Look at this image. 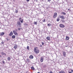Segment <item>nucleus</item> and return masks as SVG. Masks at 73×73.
Masks as SVG:
<instances>
[{
  "mask_svg": "<svg viewBox=\"0 0 73 73\" xmlns=\"http://www.w3.org/2000/svg\"><path fill=\"white\" fill-rule=\"evenodd\" d=\"M34 51L37 54V53H39V51L38 49H36V48L35 47L34 50Z\"/></svg>",
  "mask_w": 73,
  "mask_h": 73,
  "instance_id": "obj_1",
  "label": "nucleus"
},
{
  "mask_svg": "<svg viewBox=\"0 0 73 73\" xmlns=\"http://www.w3.org/2000/svg\"><path fill=\"white\" fill-rule=\"evenodd\" d=\"M13 33L15 35V36H18V34L17 33L16 31H13Z\"/></svg>",
  "mask_w": 73,
  "mask_h": 73,
  "instance_id": "obj_2",
  "label": "nucleus"
},
{
  "mask_svg": "<svg viewBox=\"0 0 73 73\" xmlns=\"http://www.w3.org/2000/svg\"><path fill=\"white\" fill-rule=\"evenodd\" d=\"M59 26L61 28H64L65 27V26L62 24H60L59 25Z\"/></svg>",
  "mask_w": 73,
  "mask_h": 73,
  "instance_id": "obj_3",
  "label": "nucleus"
},
{
  "mask_svg": "<svg viewBox=\"0 0 73 73\" xmlns=\"http://www.w3.org/2000/svg\"><path fill=\"white\" fill-rule=\"evenodd\" d=\"M19 21H20L21 22V23H23V20L22 19H21V18H19Z\"/></svg>",
  "mask_w": 73,
  "mask_h": 73,
  "instance_id": "obj_4",
  "label": "nucleus"
},
{
  "mask_svg": "<svg viewBox=\"0 0 73 73\" xmlns=\"http://www.w3.org/2000/svg\"><path fill=\"white\" fill-rule=\"evenodd\" d=\"M17 24L20 27H21V23H20V21H18L17 22Z\"/></svg>",
  "mask_w": 73,
  "mask_h": 73,
  "instance_id": "obj_5",
  "label": "nucleus"
},
{
  "mask_svg": "<svg viewBox=\"0 0 73 73\" xmlns=\"http://www.w3.org/2000/svg\"><path fill=\"white\" fill-rule=\"evenodd\" d=\"M46 39H47V40H48L49 41L50 40V38L49 36H47L46 37Z\"/></svg>",
  "mask_w": 73,
  "mask_h": 73,
  "instance_id": "obj_6",
  "label": "nucleus"
},
{
  "mask_svg": "<svg viewBox=\"0 0 73 73\" xmlns=\"http://www.w3.org/2000/svg\"><path fill=\"white\" fill-rule=\"evenodd\" d=\"M13 35V32H12V31H11L10 32V34H9V36H12Z\"/></svg>",
  "mask_w": 73,
  "mask_h": 73,
  "instance_id": "obj_7",
  "label": "nucleus"
},
{
  "mask_svg": "<svg viewBox=\"0 0 73 73\" xmlns=\"http://www.w3.org/2000/svg\"><path fill=\"white\" fill-rule=\"evenodd\" d=\"M17 44H15L14 47V48L15 49H17Z\"/></svg>",
  "mask_w": 73,
  "mask_h": 73,
  "instance_id": "obj_8",
  "label": "nucleus"
},
{
  "mask_svg": "<svg viewBox=\"0 0 73 73\" xmlns=\"http://www.w3.org/2000/svg\"><path fill=\"white\" fill-rule=\"evenodd\" d=\"M41 59H40V61L41 62H43V61H44V57H42L41 58Z\"/></svg>",
  "mask_w": 73,
  "mask_h": 73,
  "instance_id": "obj_9",
  "label": "nucleus"
},
{
  "mask_svg": "<svg viewBox=\"0 0 73 73\" xmlns=\"http://www.w3.org/2000/svg\"><path fill=\"white\" fill-rule=\"evenodd\" d=\"M5 34V33L4 32L1 33H0V36H3Z\"/></svg>",
  "mask_w": 73,
  "mask_h": 73,
  "instance_id": "obj_10",
  "label": "nucleus"
},
{
  "mask_svg": "<svg viewBox=\"0 0 73 73\" xmlns=\"http://www.w3.org/2000/svg\"><path fill=\"white\" fill-rule=\"evenodd\" d=\"M63 54L64 57H65V56H66V52H63Z\"/></svg>",
  "mask_w": 73,
  "mask_h": 73,
  "instance_id": "obj_11",
  "label": "nucleus"
},
{
  "mask_svg": "<svg viewBox=\"0 0 73 73\" xmlns=\"http://www.w3.org/2000/svg\"><path fill=\"white\" fill-rule=\"evenodd\" d=\"M69 39V37L68 36H66V40H68Z\"/></svg>",
  "mask_w": 73,
  "mask_h": 73,
  "instance_id": "obj_12",
  "label": "nucleus"
},
{
  "mask_svg": "<svg viewBox=\"0 0 73 73\" xmlns=\"http://www.w3.org/2000/svg\"><path fill=\"white\" fill-rule=\"evenodd\" d=\"M61 18L63 20H64L65 19V18H64V15H62L61 16Z\"/></svg>",
  "mask_w": 73,
  "mask_h": 73,
  "instance_id": "obj_13",
  "label": "nucleus"
},
{
  "mask_svg": "<svg viewBox=\"0 0 73 73\" xmlns=\"http://www.w3.org/2000/svg\"><path fill=\"white\" fill-rule=\"evenodd\" d=\"M29 58H30L33 59V56L32 55H31L30 56Z\"/></svg>",
  "mask_w": 73,
  "mask_h": 73,
  "instance_id": "obj_14",
  "label": "nucleus"
},
{
  "mask_svg": "<svg viewBox=\"0 0 73 73\" xmlns=\"http://www.w3.org/2000/svg\"><path fill=\"white\" fill-rule=\"evenodd\" d=\"M1 54L2 55H4V54L5 56H6V54H5V53H4V52H1Z\"/></svg>",
  "mask_w": 73,
  "mask_h": 73,
  "instance_id": "obj_15",
  "label": "nucleus"
},
{
  "mask_svg": "<svg viewBox=\"0 0 73 73\" xmlns=\"http://www.w3.org/2000/svg\"><path fill=\"white\" fill-rule=\"evenodd\" d=\"M30 61V60H29V59L28 58H27V61H26L27 62H29Z\"/></svg>",
  "mask_w": 73,
  "mask_h": 73,
  "instance_id": "obj_16",
  "label": "nucleus"
},
{
  "mask_svg": "<svg viewBox=\"0 0 73 73\" xmlns=\"http://www.w3.org/2000/svg\"><path fill=\"white\" fill-rule=\"evenodd\" d=\"M59 73H65V72L64 71L62 70L59 72Z\"/></svg>",
  "mask_w": 73,
  "mask_h": 73,
  "instance_id": "obj_17",
  "label": "nucleus"
},
{
  "mask_svg": "<svg viewBox=\"0 0 73 73\" xmlns=\"http://www.w3.org/2000/svg\"><path fill=\"white\" fill-rule=\"evenodd\" d=\"M6 60L4 59V60H3L2 61V62L3 64H5V61H6Z\"/></svg>",
  "mask_w": 73,
  "mask_h": 73,
  "instance_id": "obj_18",
  "label": "nucleus"
},
{
  "mask_svg": "<svg viewBox=\"0 0 73 73\" xmlns=\"http://www.w3.org/2000/svg\"><path fill=\"white\" fill-rule=\"evenodd\" d=\"M15 37H16V36H15V35H13L12 36V38H15Z\"/></svg>",
  "mask_w": 73,
  "mask_h": 73,
  "instance_id": "obj_19",
  "label": "nucleus"
},
{
  "mask_svg": "<svg viewBox=\"0 0 73 73\" xmlns=\"http://www.w3.org/2000/svg\"><path fill=\"white\" fill-rule=\"evenodd\" d=\"M31 69H32L33 70H35V68L33 67H31Z\"/></svg>",
  "mask_w": 73,
  "mask_h": 73,
  "instance_id": "obj_20",
  "label": "nucleus"
},
{
  "mask_svg": "<svg viewBox=\"0 0 73 73\" xmlns=\"http://www.w3.org/2000/svg\"><path fill=\"white\" fill-rule=\"evenodd\" d=\"M62 13L63 15H66V13H64V12H62Z\"/></svg>",
  "mask_w": 73,
  "mask_h": 73,
  "instance_id": "obj_21",
  "label": "nucleus"
},
{
  "mask_svg": "<svg viewBox=\"0 0 73 73\" xmlns=\"http://www.w3.org/2000/svg\"><path fill=\"white\" fill-rule=\"evenodd\" d=\"M60 19L59 18H58L56 20L57 21H60Z\"/></svg>",
  "mask_w": 73,
  "mask_h": 73,
  "instance_id": "obj_22",
  "label": "nucleus"
},
{
  "mask_svg": "<svg viewBox=\"0 0 73 73\" xmlns=\"http://www.w3.org/2000/svg\"><path fill=\"white\" fill-rule=\"evenodd\" d=\"M54 15L57 16V13H55Z\"/></svg>",
  "mask_w": 73,
  "mask_h": 73,
  "instance_id": "obj_23",
  "label": "nucleus"
},
{
  "mask_svg": "<svg viewBox=\"0 0 73 73\" xmlns=\"http://www.w3.org/2000/svg\"><path fill=\"white\" fill-rule=\"evenodd\" d=\"M6 39L7 41H9V38H6Z\"/></svg>",
  "mask_w": 73,
  "mask_h": 73,
  "instance_id": "obj_24",
  "label": "nucleus"
},
{
  "mask_svg": "<svg viewBox=\"0 0 73 73\" xmlns=\"http://www.w3.org/2000/svg\"><path fill=\"white\" fill-rule=\"evenodd\" d=\"M7 60H11V57H8L7 58Z\"/></svg>",
  "mask_w": 73,
  "mask_h": 73,
  "instance_id": "obj_25",
  "label": "nucleus"
},
{
  "mask_svg": "<svg viewBox=\"0 0 73 73\" xmlns=\"http://www.w3.org/2000/svg\"><path fill=\"white\" fill-rule=\"evenodd\" d=\"M27 49L28 50H29V46L27 47Z\"/></svg>",
  "mask_w": 73,
  "mask_h": 73,
  "instance_id": "obj_26",
  "label": "nucleus"
},
{
  "mask_svg": "<svg viewBox=\"0 0 73 73\" xmlns=\"http://www.w3.org/2000/svg\"><path fill=\"white\" fill-rule=\"evenodd\" d=\"M13 31H15V32H17V31H18V30H17V29H15V30Z\"/></svg>",
  "mask_w": 73,
  "mask_h": 73,
  "instance_id": "obj_27",
  "label": "nucleus"
},
{
  "mask_svg": "<svg viewBox=\"0 0 73 73\" xmlns=\"http://www.w3.org/2000/svg\"><path fill=\"white\" fill-rule=\"evenodd\" d=\"M24 25L26 26H28V24H27L26 23H25Z\"/></svg>",
  "mask_w": 73,
  "mask_h": 73,
  "instance_id": "obj_28",
  "label": "nucleus"
},
{
  "mask_svg": "<svg viewBox=\"0 0 73 73\" xmlns=\"http://www.w3.org/2000/svg\"><path fill=\"white\" fill-rule=\"evenodd\" d=\"M61 21H62V23H65V20H62Z\"/></svg>",
  "mask_w": 73,
  "mask_h": 73,
  "instance_id": "obj_29",
  "label": "nucleus"
},
{
  "mask_svg": "<svg viewBox=\"0 0 73 73\" xmlns=\"http://www.w3.org/2000/svg\"><path fill=\"white\" fill-rule=\"evenodd\" d=\"M15 12L16 13H17L18 12V11H17V10H16V11H15Z\"/></svg>",
  "mask_w": 73,
  "mask_h": 73,
  "instance_id": "obj_30",
  "label": "nucleus"
},
{
  "mask_svg": "<svg viewBox=\"0 0 73 73\" xmlns=\"http://www.w3.org/2000/svg\"><path fill=\"white\" fill-rule=\"evenodd\" d=\"M56 17H57V16H56V15H54V16H53V18H55Z\"/></svg>",
  "mask_w": 73,
  "mask_h": 73,
  "instance_id": "obj_31",
  "label": "nucleus"
},
{
  "mask_svg": "<svg viewBox=\"0 0 73 73\" xmlns=\"http://www.w3.org/2000/svg\"><path fill=\"white\" fill-rule=\"evenodd\" d=\"M34 24H35V25H37V22H34Z\"/></svg>",
  "mask_w": 73,
  "mask_h": 73,
  "instance_id": "obj_32",
  "label": "nucleus"
},
{
  "mask_svg": "<svg viewBox=\"0 0 73 73\" xmlns=\"http://www.w3.org/2000/svg\"><path fill=\"white\" fill-rule=\"evenodd\" d=\"M48 27H50V25H51L49 23L48 24Z\"/></svg>",
  "mask_w": 73,
  "mask_h": 73,
  "instance_id": "obj_33",
  "label": "nucleus"
},
{
  "mask_svg": "<svg viewBox=\"0 0 73 73\" xmlns=\"http://www.w3.org/2000/svg\"><path fill=\"white\" fill-rule=\"evenodd\" d=\"M45 21H46V19H44L43 21V22H45Z\"/></svg>",
  "mask_w": 73,
  "mask_h": 73,
  "instance_id": "obj_34",
  "label": "nucleus"
},
{
  "mask_svg": "<svg viewBox=\"0 0 73 73\" xmlns=\"http://www.w3.org/2000/svg\"><path fill=\"white\" fill-rule=\"evenodd\" d=\"M20 29H21V28H18V31H20Z\"/></svg>",
  "mask_w": 73,
  "mask_h": 73,
  "instance_id": "obj_35",
  "label": "nucleus"
},
{
  "mask_svg": "<svg viewBox=\"0 0 73 73\" xmlns=\"http://www.w3.org/2000/svg\"><path fill=\"white\" fill-rule=\"evenodd\" d=\"M42 45H44V43L43 42H42Z\"/></svg>",
  "mask_w": 73,
  "mask_h": 73,
  "instance_id": "obj_36",
  "label": "nucleus"
},
{
  "mask_svg": "<svg viewBox=\"0 0 73 73\" xmlns=\"http://www.w3.org/2000/svg\"><path fill=\"white\" fill-rule=\"evenodd\" d=\"M4 42L3 41H2V42H1V43L2 44H4Z\"/></svg>",
  "mask_w": 73,
  "mask_h": 73,
  "instance_id": "obj_37",
  "label": "nucleus"
},
{
  "mask_svg": "<svg viewBox=\"0 0 73 73\" xmlns=\"http://www.w3.org/2000/svg\"><path fill=\"white\" fill-rule=\"evenodd\" d=\"M27 1L29 2V0H27Z\"/></svg>",
  "mask_w": 73,
  "mask_h": 73,
  "instance_id": "obj_38",
  "label": "nucleus"
},
{
  "mask_svg": "<svg viewBox=\"0 0 73 73\" xmlns=\"http://www.w3.org/2000/svg\"><path fill=\"white\" fill-rule=\"evenodd\" d=\"M61 15H59V17L60 18H61Z\"/></svg>",
  "mask_w": 73,
  "mask_h": 73,
  "instance_id": "obj_39",
  "label": "nucleus"
},
{
  "mask_svg": "<svg viewBox=\"0 0 73 73\" xmlns=\"http://www.w3.org/2000/svg\"><path fill=\"white\" fill-rule=\"evenodd\" d=\"M71 72H73V70H71Z\"/></svg>",
  "mask_w": 73,
  "mask_h": 73,
  "instance_id": "obj_40",
  "label": "nucleus"
},
{
  "mask_svg": "<svg viewBox=\"0 0 73 73\" xmlns=\"http://www.w3.org/2000/svg\"><path fill=\"white\" fill-rule=\"evenodd\" d=\"M48 1H50L51 0H48Z\"/></svg>",
  "mask_w": 73,
  "mask_h": 73,
  "instance_id": "obj_41",
  "label": "nucleus"
},
{
  "mask_svg": "<svg viewBox=\"0 0 73 73\" xmlns=\"http://www.w3.org/2000/svg\"><path fill=\"white\" fill-rule=\"evenodd\" d=\"M40 47H42V45H40Z\"/></svg>",
  "mask_w": 73,
  "mask_h": 73,
  "instance_id": "obj_42",
  "label": "nucleus"
},
{
  "mask_svg": "<svg viewBox=\"0 0 73 73\" xmlns=\"http://www.w3.org/2000/svg\"><path fill=\"white\" fill-rule=\"evenodd\" d=\"M50 73H53V72H52V71H51V72H50Z\"/></svg>",
  "mask_w": 73,
  "mask_h": 73,
  "instance_id": "obj_43",
  "label": "nucleus"
},
{
  "mask_svg": "<svg viewBox=\"0 0 73 73\" xmlns=\"http://www.w3.org/2000/svg\"><path fill=\"white\" fill-rule=\"evenodd\" d=\"M69 73H72L71 72H69Z\"/></svg>",
  "mask_w": 73,
  "mask_h": 73,
  "instance_id": "obj_44",
  "label": "nucleus"
},
{
  "mask_svg": "<svg viewBox=\"0 0 73 73\" xmlns=\"http://www.w3.org/2000/svg\"><path fill=\"white\" fill-rule=\"evenodd\" d=\"M68 9V11H69L70 10V9Z\"/></svg>",
  "mask_w": 73,
  "mask_h": 73,
  "instance_id": "obj_45",
  "label": "nucleus"
},
{
  "mask_svg": "<svg viewBox=\"0 0 73 73\" xmlns=\"http://www.w3.org/2000/svg\"><path fill=\"white\" fill-rule=\"evenodd\" d=\"M37 73H40V72H37Z\"/></svg>",
  "mask_w": 73,
  "mask_h": 73,
  "instance_id": "obj_46",
  "label": "nucleus"
},
{
  "mask_svg": "<svg viewBox=\"0 0 73 73\" xmlns=\"http://www.w3.org/2000/svg\"><path fill=\"white\" fill-rule=\"evenodd\" d=\"M36 0V1H38V0Z\"/></svg>",
  "mask_w": 73,
  "mask_h": 73,
  "instance_id": "obj_47",
  "label": "nucleus"
},
{
  "mask_svg": "<svg viewBox=\"0 0 73 73\" xmlns=\"http://www.w3.org/2000/svg\"><path fill=\"white\" fill-rule=\"evenodd\" d=\"M0 69H1L0 68Z\"/></svg>",
  "mask_w": 73,
  "mask_h": 73,
  "instance_id": "obj_48",
  "label": "nucleus"
},
{
  "mask_svg": "<svg viewBox=\"0 0 73 73\" xmlns=\"http://www.w3.org/2000/svg\"><path fill=\"white\" fill-rule=\"evenodd\" d=\"M0 57H1V56H0Z\"/></svg>",
  "mask_w": 73,
  "mask_h": 73,
  "instance_id": "obj_49",
  "label": "nucleus"
}]
</instances>
